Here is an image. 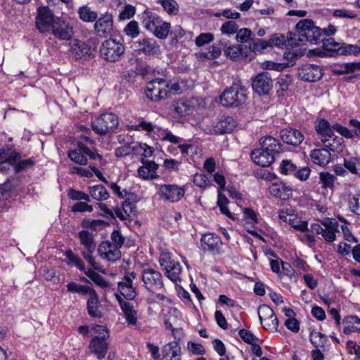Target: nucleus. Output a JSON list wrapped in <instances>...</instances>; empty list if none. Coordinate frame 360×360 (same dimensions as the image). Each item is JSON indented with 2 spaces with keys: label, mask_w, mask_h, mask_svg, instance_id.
Returning a JSON list of instances; mask_svg holds the SVG:
<instances>
[{
  "label": "nucleus",
  "mask_w": 360,
  "mask_h": 360,
  "mask_svg": "<svg viewBox=\"0 0 360 360\" xmlns=\"http://www.w3.org/2000/svg\"><path fill=\"white\" fill-rule=\"evenodd\" d=\"M296 33L290 34L288 44L290 46H298L300 44L309 42L316 44L321 41V29L314 25L312 20L303 19L300 20L295 26Z\"/></svg>",
  "instance_id": "1"
},
{
  "label": "nucleus",
  "mask_w": 360,
  "mask_h": 360,
  "mask_svg": "<svg viewBox=\"0 0 360 360\" xmlns=\"http://www.w3.org/2000/svg\"><path fill=\"white\" fill-rule=\"evenodd\" d=\"M68 156L74 162L81 165H86L88 162V158L97 162L96 165L103 167L106 164V161L103 156L97 153L94 148L87 146L82 141L77 142V147L70 150Z\"/></svg>",
  "instance_id": "2"
},
{
  "label": "nucleus",
  "mask_w": 360,
  "mask_h": 360,
  "mask_svg": "<svg viewBox=\"0 0 360 360\" xmlns=\"http://www.w3.org/2000/svg\"><path fill=\"white\" fill-rule=\"evenodd\" d=\"M128 129L138 131H145L148 136L162 141L176 140L175 137L172 136V133L169 130L162 129L143 118L139 120L138 124L129 125Z\"/></svg>",
  "instance_id": "3"
},
{
  "label": "nucleus",
  "mask_w": 360,
  "mask_h": 360,
  "mask_svg": "<svg viewBox=\"0 0 360 360\" xmlns=\"http://www.w3.org/2000/svg\"><path fill=\"white\" fill-rule=\"evenodd\" d=\"M92 330L97 335L94 337L90 341L89 349L91 353L101 359L106 355L108 349V345L106 340L110 336L109 331L105 326L100 325L92 327Z\"/></svg>",
  "instance_id": "4"
},
{
  "label": "nucleus",
  "mask_w": 360,
  "mask_h": 360,
  "mask_svg": "<svg viewBox=\"0 0 360 360\" xmlns=\"http://www.w3.org/2000/svg\"><path fill=\"white\" fill-rule=\"evenodd\" d=\"M100 55L108 62H117L124 55V45L120 41L110 38L105 40L100 46Z\"/></svg>",
  "instance_id": "5"
},
{
  "label": "nucleus",
  "mask_w": 360,
  "mask_h": 360,
  "mask_svg": "<svg viewBox=\"0 0 360 360\" xmlns=\"http://www.w3.org/2000/svg\"><path fill=\"white\" fill-rule=\"evenodd\" d=\"M118 125L117 116L112 112L103 113L91 122L93 131L99 135H105Z\"/></svg>",
  "instance_id": "6"
},
{
  "label": "nucleus",
  "mask_w": 360,
  "mask_h": 360,
  "mask_svg": "<svg viewBox=\"0 0 360 360\" xmlns=\"http://www.w3.org/2000/svg\"><path fill=\"white\" fill-rule=\"evenodd\" d=\"M322 224L313 223L310 225L309 231L316 234L321 235L322 238L327 243H333L336 240V233L338 231V223L335 220L327 219Z\"/></svg>",
  "instance_id": "7"
},
{
  "label": "nucleus",
  "mask_w": 360,
  "mask_h": 360,
  "mask_svg": "<svg viewBox=\"0 0 360 360\" xmlns=\"http://www.w3.org/2000/svg\"><path fill=\"white\" fill-rule=\"evenodd\" d=\"M279 219L290 225L297 231L305 232L309 231L307 221L302 220L296 210L291 207H285L280 210L278 212Z\"/></svg>",
  "instance_id": "8"
},
{
  "label": "nucleus",
  "mask_w": 360,
  "mask_h": 360,
  "mask_svg": "<svg viewBox=\"0 0 360 360\" xmlns=\"http://www.w3.org/2000/svg\"><path fill=\"white\" fill-rule=\"evenodd\" d=\"M141 278L144 287L150 292H155L164 287L162 276L158 270L150 267H144Z\"/></svg>",
  "instance_id": "9"
},
{
  "label": "nucleus",
  "mask_w": 360,
  "mask_h": 360,
  "mask_svg": "<svg viewBox=\"0 0 360 360\" xmlns=\"http://www.w3.org/2000/svg\"><path fill=\"white\" fill-rule=\"evenodd\" d=\"M185 186L176 184H161L159 186L158 193L160 198L171 202H179L185 195Z\"/></svg>",
  "instance_id": "10"
},
{
  "label": "nucleus",
  "mask_w": 360,
  "mask_h": 360,
  "mask_svg": "<svg viewBox=\"0 0 360 360\" xmlns=\"http://www.w3.org/2000/svg\"><path fill=\"white\" fill-rule=\"evenodd\" d=\"M258 315L260 323L266 330H276L278 327V320L274 310L266 304H262L258 308Z\"/></svg>",
  "instance_id": "11"
},
{
  "label": "nucleus",
  "mask_w": 360,
  "mask_h": 360,
  "mask_svg": "<svg viewBox=\"0 0 360 360\" xmlns=\"http://www.w3.org/2000/svg\"><path fill=\"white\" fill-rule=\"evenodd\" d=\"M56 20L52 11L46 6H41L37 9L36 17V26L41 32H46L53 27Z\"/></svg>",
  "instance_id": "12"
},
{
  "label": "nucleus",
  "mask_w": 360,
  "mask_h": 360,
  "mask_svg": "<svg viewBox=\"0 0 360 360\" xmlns=\"http://www.w3.org/2000/svg\"><path fill=\"white\" fill-rule=\"evenodd\" d=\"M219 45L223 48L224 55L231 60L237 61L241 58L248 56V52H244L247 46L243 44H230L226 39H221L219 41Z\"/></svg>",
  "instance_id": "13"
},
{
  "label": "nucleus",
  "mask_w": 360,
  "mask_h": 360,
  "mask_svg": "<svg viewBox=\"0 0 360 360\" xmlns=\"http://www.w3.org/2000/svg\"><path fill=\"white\" fill-rule=\"evenodd\" d=\"M136 276V273L134 271L126 272L122 281L118 283L117 288L120 293L127 300H133L136 295L132 284Z\"/></svg>",
  "instance_id": "14"
},
{
  "label": "nucleus",
  "mask_w": 360,
  "mask_h": 360,
  "mask_svg": "<svg viewBox=\"0 0 360 360\" xmlns=\"http://www.w3.org/2000/svg\"><path fill=\"white\" fill-rule=\"evenodd\" d=\"M96 33L102 37H106L112 34L113 32V18L108 13H105L96 20L94 24Z\"/></svg>",
  "instance_id": "15"
},
{
  "label": "nucleus",
  "mask_w": 360,
  "mask_h": 360,
  "mask_svg": "<svg viewBox=\"0 0 360 360\" xmlns=\"http://www.w3.org/2000/svg\"><path fill=\"white\" fill-rule=\"evenodd\" d=\"M99 256L104 260L115 262L121 258L120 249L112 245L110 240L102 242L98 249Z\"/></svg>",
  "instance_id": "16"
},
{
  "label": "nucleus",
  "mask_w": 360,
  "mask_h": 360,
  "mask_svg": "<svg viewBox=\"0 0 360 360\" xmlns=\"http://www.w3.org/2000/svg\"><path fill=\"white\" fill-rule=\"evenodd\" d=\"M247 96L243 91H222L220 103L225 107H237L245 103Z\"/></svg>",
  "instance_id": "17"
},
{
  "label": "nucleus",
  "mask_w": 360,
  "mask_h": 360,
  "mask_svg": "<svg viewBox=\"0 0 360 360\" xmlns=\"http://www.w3.org/2000/svg\"><path fill=\"white\" fill-rule=\"evenodd\" d=\"M298 75L303 81L314 82L320 79L322 76L321 68L316 65L306 64L298 70Z\"/></svg>",
  "instance_id": "18"
},
{
  "label": "nucleus",
  "mask_w": 360,
  "mask_h": 360,
  "mask_svg": "<svg viewBox=\"0 0 360 360\" xmlns=\"http://www.w3.org/2000/svg\"><path fill=\"white\" fill-rule=\"evenodd\" d=\"M181 321L182 314L175 307L169 309L167 313L164 315V324L165 328L167 330L172 331L174 338H176L175 332L178 331V328H174V326H180Z\"/></svg>",
  "instance_id": "19"
},
{
  "label": "nucleus",
  "mask_w": 360,
  "mask_h": 360,
  "mask_svg": "<svg viewBox=\"0 0 360 360\" xmlns=\"http://www.w3.org/2000/svg\"><path fill=\"white\" fill-rule=\"evenodd\" d=\"M237 125L236 120L229 116H221L212 123L214 134H226L231 132Z\"/></svg>",
  "instance_id": "20"
},
{
  "label": "nucleus",
  "mask_w": 360,
  "mask_h": 360,
  "mask_svg": "<svg viewBox=\"0 0 360 360\" xmlns=\"http://www.w3.org/2000/svg\"><path fill=\"white\" fill-rule=\"evenodd\" d=\"M269 191L271 195L283 200H288L292 196V188L283 181L271 183Z\"/></svg>",
  "instance_id": "21"
},
{
  "label": "nucleus",
  "mask_w": 360,
  "mask_h": 360,
  "mask_svg": "<svg viewBox=\"0 0 360 360\" xmlns=\"http://www.w3.org/2000/svg\"><path fill=\"white\" fill-rule=\"evenodd\" d=\"M280 137L284 143L293 146H299L304 139L300 130L293 128H285L281 130Z\"/></svg>",
  "instance_id": "22"
},
{
  "label": "nucleus",
  "mask_w": 360,
  "mask_h": 360,
  "mask_svg": "<svg viewBox=\"0 0 360 360\" xmlns=\"http://www.w3.org/2000/svg\"><path fill=\"white\" fill-rule=\"evenodd\" d=\"M136 206L134 202L124 200L122 207L115 208L116 217L122 221H131V218L136 215Z\"/></svg>",
  "instance_id": "23"
},
{
  "label": "nucleus",
  "mask_w": 360,
  "mask_h": 360,
  "mask_svg": "<svg viewBox=\"0 0 360 360\" xmlns=\"http://www.w3.org/2000/svg\"><path fill=\"white\" fill-rule=\"evenodd\" d=\"M52 34L59 40H69L72 35V27L65 21L57 19L51 27Z\"/></svg>",
  "instance_id": "24"
},
{
  "label": "nucleus",
  "mask_w": 360,
  "mask_h": 360,
  "mask_svg": "<svg viewBox=\"0 0 360 360\" xmlns=\"http://www.w3.org/2000/svg\"><path fill=\"white\" fill-rule=\"evenodd\" d=\"M165 88H168L169 90H181V87L176 82L172 81L168 78H160L156 77L147 82V86L145 90H164Z\"/></svg>",
  "instance_id": "25"
},
{
  "label": "nucleus",
  "mask_w": 360,
  "mask_h": 360,
  "mask_svg": "<svg viewBox=\"0 0 360 360\" xmlns=\"http://www.w3.org/2000/svg\"><path fill=\"white\" fill-rule=\"evenodd\" d=\"M115 295L120 304L121 309L124 315V318L128 325H136L138 320V312L135 309L134 305L129 302L123 301L119 295L115 294Z\"/></svg>",
  "instance_id": "26"
},
{
  "label": "nucleus",
  "mask_w": 360,
  "mask_h": 360,
  "mask_svg": "<svg viewBox=\"0 0 360 360\" xmlns=\"http://www.w3.org/2000/svg\"><path fill=\"white\" fill-rule=\"evenodd\" d=\"M260 144L267 152L271 153L275 158L284 151L283 146L279 140L271 136L262 138L260 139Z\"/></svg>",
  "instance_id": "27"
},
{
  "label": "nucleus",
  "mask_w": 360,
  "mask_h": 360,
  "mask_svg": "<svg viewBox=\"0 0 360 360\" xmlns=\"http://www.w3.org/2000/svg\"><path fill=\"white\" fill-rule=\"evenodd\" d=\"M243 213V220L248 231L252 234H255L257 233L256 226L259 224L262 221L259 214L251 208H244Z\"/></svg>",
  "instance_id": "28"
},
{
  "label": "nucleus",
  "mask_w": 360,
  "mask_h": 360,
  "mask_svg": "<svg viewBox=\"0 0 360 360\" xmlns=\"http://www.w3.org/2000/svg\"><path fill=\"white\" fill-rule=\"evenodd\" d=\"M136 44H138L139 52L146 56H154L160 52V46L156 40L153 38L146 37L139 39Z\"/></svg>",
  "instance_id": "29"
},
{
  "label": "nucleus",
  "mask_w": 360,
  "mask_h": 360,
  "mask_svg": "<svg viewBox=\"0 0 360 360\" xmlns=\"http://www.w3.org/2000/svg\"><path fill=\"white\" fill-rule=\"evenodd\" d=\"M70 52L76 60L83 59L91 54V46L85 41L74 39Z\"/></svg>",
  "instance_id": "30"
},
{
  "label": "nucleus",
  "mask_w": 360,
  "mask_h": 360,
  "mask_svg": "<svg viewBox=\"0 0 360 360\" xmlns=\"http://www.w3.org/2000/svg\"><path fill=\"white\" fill-rule=\"evenodd\" d=\"M251 158L255 164L261 167L269 166L276 159L271 153L267 152L263 147L252 150Z\"/></svg>",
  "instance_id": "31"
},
{
  "label": "nucleus",
  "mask_w": 360,
  "mask_h": 360,
  "mask_svg": "<svg viewBox=\"0 0 360 360\" xmlns=\"http://www.w3.org/2000/svg\"><path fill=\"white\" fill-rule=\"evenodd\" d=\"M140 20L142 26L152 32L155 28H157L158 23H160L162 18L157 13L145 10L140 15Z\"/></svg>",
  "instance_id": "32"
},
{
  "label": "nucleus",
  "mask_w": 360,
  "mask_h": 360,
  "mask_svg": "<svg viewBox=\"0 0 360 360\" xmlns=\"http://www.w3.org/2000/svg\"><path fill=\"white\" fill-rule=\"evenodd\" d=\"M313 163L324 167L331 160V154L326 148H319L312 150L309 155Z\"/></svg>",
  "instance_id": "33"
},
{
  "label": "nucleus",
  "mask_w": 360,
  "mask_h": 360,
  "mask_svg": "<svg viewBox=\"0 0 360 360\" xmlns=\"http://www.w3.org/2000/svg\"><path fill=\"white\" fill-rule=\"evenodd\" d=\"M252 86V90H270L273 86V81L268 72H262L253 79Z\"/></svg>",
  "instance_id": "34"
},
{
  "label": "nucleus",
  "mask_w": 360,
  "mask_h": 360,
  "mask_svg": "<svg viewBox=\"0 0 360 360\" xmlns=\"http://www.w3.org/2000/svg\"><path fill=\"white\" fill-rule=\"evenodd\" d=\"M220 238L214 233H205L200 239L202 248L205 251H212L218 248L220 243Z\"/></svg>",
  "instance_id": "35"
},
{
  "label": "nucleus",
  "mask_w": 360,
  "mask_h": 360,
  "mask_svg": "<svg viewBox=\"0 0 360 360\" xmlns=\"http://www.w3.org/2000/svg\"><path fill=\"white\" fill-rule=\"evenodd\" d=\"M325 148L330 151H340L342 150V138L337 136L334 133H331L328 136L320 140Z\"/></svg>",
  "instance_id": "36"
},
{
  "label": "nucleus",
  "mask_w": 360,
  "mask_h": 360,
  "mask_svg": "<svg viewBox=\"0 0 360 360\" xmlns=\"http://www.w3.org/2000/svg\"><path fill=\"white\" fill-rule=\"evenodd\" d=\"M87 300V310L89 314L95 318L102 316V312L98 305V298L95 290H93L89 295Z\"/></svg>",
  "instance_id": "37"
},
{
  "label": "nucleus",
  "mask_w": 360,
  "mask_h": 360,
  "mask_svg": "<svg viewBox=\"0 0 360 360\" xmlns=\"http://www.w3.org/2000/svg\"><path fill=\"white\" fill-rule=\"evenodd\" d=\"M158 165L153 161H148L138 169V175L143 179H154L156 176Z\"/></svg>",
  "instance_id": "38"
},
{
  "label": "nucleus",
  "mask_w": 360,
  "mask_h": 360,
  "mask_svg": "<svg viewBox=\"0 0 360 360\" xmlns=\"http://www.w3.org/2000/svg\"><path fill=\"white\" fill-rule=\"evenodd\" d=\"M78 237L82 245H83L84 250L94 252L96 250V244L94 241L93 235L86 230H82L78 233Z\"/></svg>",
  "instance_id": "39"
},
{
  "label": "nucleus",
  "mask_w": 360,
  "mask_h": 360,
  "mask_svg": "<svg viewBox=\"0 0 360 360\" xmlns=\"http://www.w3.org/2000/svg\"><path fill=\"white\" fill-rule=\"evenodd\" d=\"M315 131L318 135L319 139L321 140L324 137H327L333 132V128L330 123L325 119H318L315 122Z\"/></svg>",
  "instance_id": "40"
},
{
  "label": "nucleus",
  "mask_w": 360,
  "mask_h": 360,
  "mask_svg": "<svg viewBox=\"0 0 360 360\" xmlns=\"http://www.w3.org/2000/svg\"><path fill=\"white\" fill-rule=\"evenodd\" d=\"M359 62L345 63L341 64L335 65L333 67L332 71L335 75H344L354 72L359 70Z\"/></svg>",
  "instance_id": "41"
},
{
  "label": "nucleus",
  "mask_w": 360,
  "mask_h": 360,
  "mask_svg": "<svg viewBox=\"0 0 360 360\" xmlns=\"http://www.w3.org/2000/svg\"><path fill=\"white\" fill-rule=\"evenodd\" d=\"M343 332L349 334L353 332H360V319L356 316H348L342 321Z\"/></svg>",
  "instance_id": "42"
},
{
  "label": "nucleus",
  "mask_w": 360,
  "mask_h": 360,
  "mask_svg": "<svg viewBox=\"0 0 360 360\" xmlns=\"http://www.w3.org/2000/svg\"><path fill=\"white\" fill-rule=\"evenodd\" d=\"M181 349L177 341H172L165 345L162 349L163 357L181 359Z\"/></svg>",
  "instance_id": "43"
},
{
  "label": "nucleus",
  "mask_w": 360,
  "mask_h": 360,
  "mask_svg": "<svg viewBox=\"0 0 360 360\" xmlns=\"http://www.w3.org/2000/svg\"><path fill=\"white\" fill-rule=\"evenodd\" d=\"M319 184H321V188L325 191H333L335 188V184L337 181V177L328 172H321L319 174Z\"/></svg>",
  "instance_id": "44"
},
{
  "label": "nucleus",
  "mask_w": 360,
  "mask_h": 360,
  "mask_svg": "<svg viewBox=\"0 0 360 360\" xmlns=\"http://www.w3.org/2000/svg\"><path fill=\"white\" fill-rule=\"evenodd\" d=\"M20 158V154L19 153L11 149H0V160L6 162L14 168Z\"/></svg>",
  "instance_id": "45"
},
{
  "label": "nucleus",
  "mask_w": 360,
  "mask_h": 360,
  "mask_svg": "<svg viewBox=\"0 0 360 360\" xmlns=\"http://www.w3.org/2000/svg\"><path fill=\"white\" fill-rule=\"evenodd\" d=\"M222 49L223 48L221 45H219L218 42L217 44H213L210 46L207 51H200L197 53V56L199 58L213 60L218 58L221 56Z\"/></svg>",
  "instance_id": "46"
},
{
  "label": "nucleus",
  "mask_w": 360,
  "mask_h": 360,
  "mask_svg": "<svg viewBox=\"0 0 360 360\" xmlns=\"http://www.w3.org/2000/svg\"><path fill=\"white\" fill-rule=\"evenodd\" d=\"M63 255L65 257V262L68 266H76L80 271H84V264L83 261L73 252L72 250H68Z\"/></svg>",
  "instance_id": "47"
},
{
  "label": "nucleus",
  "mask_w": 360,
  "mask_h": 360,
  "mask_svg": "<svg viewBox=\"0 0 360 360\" xmlns=\"http://www.w3.org/2000/svg\"><path fill=\"white\" fill-rule=\"evenodd\" d=\"M91 196L98 201L105 200L109 198V193L103 185H96L89 187Z\"/></svg>",
  "instance_id": "48"
},
{
  "label": "nucleus",
  "mask_w": 360,
  "mask_h": 360,
  "mask_svg": "<svg viewBox=\"0 0 360 360\" xmlns=\"http://www.w3.org/2000/svg\"><path fill=\"white\" fill-rule=\"evenodd\" d=\"M269 47L270 44L269 40L266 41L259 38H253L249 44L248 51H247V52L262 53Z\"/></svg>",
  "instance_id": "49"
},
{
  "label": "nucleus",
  "mask_w": 360,
  "mask_h": 360,
  "mask_svg": "<svg viewBox=\"0 0 360 360\" xmlns=\"http://www.w3.org/2000/svg\"><path fill=\"white\" fill-rule=\"evenodd\" d=\"M167 277L174 283L181 281L180 275L181 273V267L179 262L172 264L168 269L164 270Z\"/></svg>",
  "instance_id": "50"
},
{
  "label": "nucleus",
  "mask_w": 360,
  "mask_h": 360,
  "mask_svg": "<svg viewBox=\"0 0 360 360\" xmlns=\"http://www.w3.org/2000/svg\"><path fill=\"white\" fill-rule=\"evenodd\" d=\"M167 277L174 283L181 281L180 275L181 273V267L179 262L172 264L168 269L164 270Z\"/></svg>",
  "instance_id": "51"
},
{
  "label": "nucleus",
  "mask_w": 360,
  "mask_h": 360,
  "mask_svg": "<svg viewBox=\"0 0 360 360\" xmlns=\"http://www.w3.org/2000/svg\"><path fill=\"white\" fill-rule=\"evenodd\" d=\"M67 290L70 292L78 293L80 295H89L93 290L92 288L88 285H83L76 282H70L67 284Z\"/></svg>",
  "instance_id": "52"
},
{
  "label": "nucleus",
  "mask_w": 360,
  "mask_h": 360,
  "mask_svg": "<svg viewBox=\"0 0 360 360\" xmlns=\"http://www.w3.org/2000/svg\"><path fill=\"white\" fill-rule=\"evenodd\" d=\"M174 110L181 117L193 113L189 100H180L177 101L174 105Z\"/></svg>",
  "instance_id": "53"
},
{
  "label": "nucleus",
  "mask_w": 360,
  "mask_h": 360,
  "mask_svg": "<svg viewBox=\"0 0 360 360\" xmlns=\"http://www.w3.org/2000/svg\"><path fill=\"white\" fill-rule=\"evenodd\" d=\"M297 169V165L291 160L285 159L280 163L278 171L283 175H294Z\"/></svg>",
  "instance_id": "54"
},
{
  "label": "nucleus",
  "mask_w": 360,
  "mask_h": 360,
  "mask_svg": "<svg viewBox=\"0 0 360 360\" xmlns=\"http://www.w3.org/2000/svg\"><path fill=\"white\" fill-rule=\"evenodd\" d=\"M136 150H137V148L135 147V143H131L116 148L115 155L117 158H124L130 155H136Z\"/></svg>",
  "instance_id": "55"
},
{
  "label": "nucleus",
  "mask_w": 360,
  "mask_h": 360,
  "mask_svg": "<svg viewBox=\"0 0 360 360\" xmlns=\"http://www.w3.org/2000/svg\"><path fill=\"white\" fill-rule=\"evenodd\" d=\"M281 265L282 268L279 278H283L284 277H287L291 281H296L297 279V275L290 264L287 262H284Z\"/></svg>",
  "instance_id": "56"
},
{
  "label": "nucleus",
  "mask_w": 360,
  "mask_h": 360,
  "mask_svg": "<svg viewBox=\"0 0 360 360\" xmlns=\"http://www.w3.org/2000/svg\"><path fill=\"white\" fill-rule=\"evenodd\" d=\"M78 13L80 19L84 22H94L98 18L97 13L92 11L88 6H82L79 8Z\"/></svg>",
  "instance_id": "57"
},
{
  "label": "nucleus",
  "mask_w": 360,
  "mask_h": 360,
  "mask_svg": "<svg viewBox=\"0 0 360 360\" xmlns=\"http://www.w3.org/2000/svg\"><path fill=\"white\" fill-rule=\"evenodd\" d=\"M170 29V24L169 22L161 20L160 23H158L157 28L152 32V33L158 38L164 39L167 38Z\"/></svg>",
  "instance_id": "58"
},
{
  "label": "nucleus",
  "mask_w": 360,
  "mask_h": 360,
  "mask_svg": "<svg viewBox=\"0 0 360 360\" xmlns=\"http://www.w3.org/2000/svg\"><path fill=\"white\" fill-rule=\"evenodd\" d=\"M327 340V336L319 331L314 330L310 334V341L316 348L323 347Z\"/></svg>",
  "instance_id": "59"
},
{
  "label": "nucleus",
  "mask_w": 360,
  "mask_h": 360,
  "mask_svg": "<svg viewBox=\"0 0 360 360\" xmlns=\"http://www.w3.org/2000/svg\"><path fill=\"white\" fill-rule=\"evenodd\" d=\"M253 36L254 34L252 32L249 28H241L238 30L236 39L237 41L241 44H245L248 41H252V39H253Z\"/></svg>",
  "instance_id": "60"
},
{
  "label": "nucleus",
  "mask_w": 360,
  "mask_h": 360,
  "mask_svg": "<svg viewBox=\"0 0 360 360\" xmlns=\"http://www.w3.org/2000/svg\"><path fill=\"white\" fill-rule=\"evenodd\" d=\"M159 262L162 270H165L168 269L169 266L175 264L177 261H175L170 252H162L160 255Z\"/></svg>",
  "instance_id": "61"
},
{
  "label": "nucleus",
  "mask_w": 360,
  "mask_h": 360,
  "mask_svg": "<svg viewBox=\"0 0 360 360\" xmlns=\"http://www.w3.org/2000/svg\"><path fill=\"white\" fill-rule=\"evenodd\" d=\"M288 38H290V36L285 39V36L281 34H275L271 36V37L269 39V41L270 44V47L273 46H277V47H282L283 46H290L288 44Z\"/></svg>",
  "instance_id": "62"
},
{
  "label": "nucleus",
  "mask_w": 360,
  "mask_h": 360,
  "mask_svg": "<svg viewBox=\"0 0 360 360\" xmlns=\"http://www.w3.org/2000/svg\"><path fill=\"white\" fill-rule=\"evenodd\" d=\"M220 30L222 34L230 36L236 34L238 25L233 20H229L222 24Z\"/></svg>",
  "instance_id": "63"
},
{
  "label": "nucleus",
  "mask_w": 360,
  "mask_h": 360,
  "mask_svg": "<svg viewBox=\"0 0 360 360\" xmlns=\"http://www.w3.org/2000/svg\"><path fill=\"white\" fill-rule=\"evenodd\" d=\"M124 33L131 37L136 38L139 36L140 30L138 22L136 20H131L124 28Z\"/></svg>",
  "instance_id": "64"
}]
</instances>
